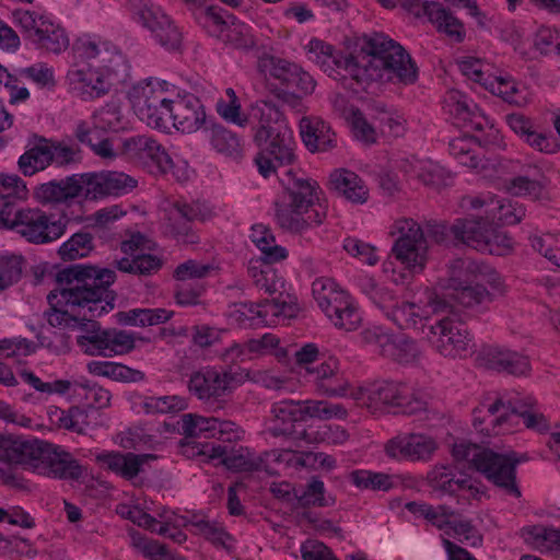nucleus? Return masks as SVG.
<instances>
[{
  "mask_svg": "<svg viewBox=\"0 0 560 560\" xmlns=\"http://www.w3.org/2000/svg\"><path fill=\"white\" fill-rule=\"evenodd\" d=\"M495 223V215H468L458 218L451 225V231L455 240L470 246L477 250L480 242L487 241Z\"/></svg>",
  "mask_w": 560,
  "mask_h": 560,
  "instance_id": "26",
  "label": "nucleus"
},
{
  "mask_svg": "<svg viewBox=\"0 0 560 560\" xmlns=\"http://www.w3.org/2000/svg\"><path fill=\"white\" fill-rule=\"evenodd\" d=\"M349 480L360 489L388 491L393 487L390 476L370 470H353L349 474Z\"/></svg>",
  "mask_w": 560,
  "mask_h": 560,
  "instance_id": "47",
  "label": "nucleus"
},
{
  "mask_svg": "<svg viewBox=\"0 0 560 560\" xmlns=\"http://www.w3.org/2000/svg\"><path fill=\"white\" fill-rule=\"evenodd\" d=\"M301 556L303 560H338L330 548L317 540H306L303 542Z\"/></svg>",
  "mask_w": 560,
  "mask_h": 560,
  "instance_id": "63",
  "label": "nucleus"
},
{
  "mask_svg": "<svg viewBox=\"0 0 560 560\" xmlns=\"http://www.w3.org/2000/svg\"><path fill=\"white\" fill-rule=\"evenodd\" d=\"M43 441L0 434V460L8 464L30 465L34 468Z\"/></svg>",
  "mask_w": 560,
  "mask_h": 560,
  "instance_id": "23",
  "label": "nucleus"
},
{
  "mask_svg": "<svg viewBox=\"0 0 560 560\" xmlns=\"http://www.w3.org/2000/svg\"><path fill=\"white\" fill-rule=\"evenodd\" d=\"M36 33L37 35L34 37L32 43L47 51L60 54L69 46V38L66 35L65 30L60 26H56L44 16H39V30H37Z\"/></svg>",
  "mask_w": 560,
  "mask_h": 560,
  "instance_id": "38",
  "label": "nucleus"
},
{
  "mask_svg": "<svg viewBox=\"0 0 560 560\" xmlns=\"http://www.w3.org/2000/svg\"><path fill=\"white\" fill-rule=\"evenodd\" d=\"M435 450L436 443L431 436L415 433L396 436L385 446L389 457L410 460L427 459Z\"/></svg>",
  "mask_w": 560,
  "mask_h": 560,
  "instance_id": "21",
  "label": "nucleus"
},
{
  "mask_svg": "<svg viewBox=\"0 0 560 560\" xmlns=\"http://www.w3.org/2000/svg\"><path fill=\"white\" fill-rule=\"evenodd\" d=\"M195 527L199 534L203 535L215 546H221L225 549L229 548L226 546V540H231L232 537L223 527L217 526L208 521H196Z\"/></svg>",
  "mask_w": 560,
  "mask_h": 560,
  "instance_id": "59",
  "label": "nucleus"
},
{
  "mask_svg": "<svg viewBox=\"0 0 560 560\" xmlns=\"http://www.w3.org/2000/svg\"><path fill=\"white\" fill-rule=\"evenodd\" d=\"M148 81L147 86L135 85L129 91V98L138 117L148 126L156 129H166L172 119L173 100L155 92Z\"/></svg>",
  "mask_w": 560,
  "mask_h": 560,
  "instance_id": "9",
  "label": "nucleus"
},
{
  "mask_svg": "<svg viewBox=\"0 0 560 560\" xmlns=\"http://www.w3.org/2000/svg\"><path fill=\"white\" fill-rule=\"evenodd\" d=\"M36 143L19 159L18 165L23 175L32 176L51 164L50 139L34 135Z\"/></svg>",
  "mask_w": 560,
  "mask_h": 560,
  "instance_id": "33",
  "label": "nucleus"
},
{
  "mask_svg": "<svg viewBox=\"0 0 560 560\" xmlns=\"http://www.w3.org/2000/svg\"><path fill=\"white\" fill-rule=\"evenodd\" d=\"M427 480L433 490L440 491L444 494L452 495L459 489H468L470 491L475 490V493H472L474 495L479 492L478 489L468 483L469 479L466 475H463L462 478H455L453 469L450 466L434 467L428 472Z\"/></svg>",
  "mask_w": 560,
  "mask_h": 560,
  "instance_id": "35",
  "label": "nucleus"
},
{
  "mask_svg": "<svg viewBox=\"0 0 560 560\" xmlns=\"http://www.w3.org/2000/svg\"><path fill=\"white\" fill-rule=\"evenodd\" d=\"M171 121L182 132L197 131L206 124V113L201 101L194 94L177 96L176 100H173Z\"/></svg>",
  "mask_w": 560,
  "mask_h": 560,
  "instance_id": "22",
  "label": "nucleus"
},
{
  "mask_svg": "<svg viewBox=\"0 0 560 560\" xmlns=\"http://www.w3.org/2000/svg\"><path fill=\"white\" fill-rule=\"evenodd\" d=\"M492 294L479 283H467L451 292L434 294L432 305L434 312L454 313V302L464 307H472L475 305L491 302Z\"/></svg>",
  "mask_w": 560,
  "mask_h": 560,
  "instance_id": "18",
  "label": "nucleus"
},
{
  "mask_svg": "<svg viewBox=\"0 0 560 560\" xmlns=\"http://www.w3.org/2000/svg\"><path fill=\"white\" fill-rule=\"evenodd\" d=\"M405 508L410 513L422 516L439 529H444L448 524V520H440L438 510L430 504L411 501L406 503Z\"/></svg>",
  "mask_w": 560,
  "mask_h": 560,
  "instance_id": "62",
  "label": "nucleus"
},
{
  "mask_svg": "<svg viewBox=\"0 0 560 560\" xmlns=\"http://www.w3.org/2000/svg\"><path fill=\"white\" fill-rule=\"evenodd\" d=\"M49 417L57 419L59 428L75 432L78 434H85L83 425H80L81 417L88 418L85 410L78 406H72L68 410H62L58 407H54L49 411Z\"/></svg>",
  "mask_w": 560,
  "mask_h": 560,
  "instance_id": "49",
  "label": "nucleus"
},
{
  "mask_svg": "<svg viewBox=\"0 0 560 560\" xmlns=\"http://www.w3.org/2000/svg\"><path fill=\"white\" fill-rule=\"evenodd\" d=\"M368 408L376 411L382 407L395 408V413L418 415L427 410L428 402L419 394L411 393L402 383L392 380H377L366 385Z\"/></svg>",
  "mask_w": 560,
  "mask_h": 560,
  "instance_id": "6",
  "label": "nucleus"
},
{
  "mask_svg": "<svg viewBox=\"0 0 560 560\" xmlns=\"http://www.w3.org/2000/svg\"><path fill=\"white\" fill-rule=\"evenodd\" d=\"M81 174H73L60 180H50L36 187L34 196L42 205H69L74 198H84L85 186Z\"/></svg>",
  "mask_w": 560,
  "mask_h": 560,
  "instance_id": "19",
  "label": "nucleus"
},
{
  "mask_svg": "<svg viewBox=\"0 0 560 560\" xmlns=\"http://www.w3.org/2000/svg\"><path fill=\"white\" fill-rule=\"evenodd\" d=\"M524 541L539 551L559 550L560 529L545 525L525 526L521 529Z\"/></svg>",
  "mask_w": 560,
  "mask_h": 560,
  "instance_id": "39",
  "label": "nucleus"
},
{
  "mask_svg": "<svg viewBox=\"0 0 560 560\" xmlns=\"http://www.w3.org/2000/svg\"><path fill=\"white\" fill-rule=\"evenodd\" d=\"M126 144L138 151L139 159L147 164L151 173L165 174L173 167V160L165 149L150 137L132 138Z\"/></svg>",
  "mask_w": 560,
  "mask_h": 560,
  "instance_id": "29",
  "label": "nucleus"
},
{
  "mask_svg": "<svg viewBox=\"0 0 560 560\" xmlns=\"http://www.w3.org/2000/svg\"><path fill=\"white\" fill-rule=\"evenodd\" d=\"M525 141L532 148L548 154L557 152L560 147L557 138L551 132L544 133L532 130L529 133H527Z\"/></svg>",
  "mask_w": 560,
  "mask_h": 560,
  "instance_id": "61",
  "label": "nucleus"
},
{
  "mask_svg": "<svg viewBox=\"0 0 560 560\" xmlns=\"http://www.w3.org/2000/svg\"><path fill=\"white\" fill-rule=\"evenodd\" d=\"M94 236L84 231L74 233L58 248V255L62 261H72L85 258L94 249Z\"/></svg>",
  "mask_w": 560,
  "mask_h": 560,
  "instance_id": "40",
  "label": "nucleus"
},
{
  "mask_svg": "<svg viewBox=\"0 0 560 560\" xmlns=\"http://www.w3.org/2000/svg\"><path fill=\"white\" fill-rule=\"evenodd\" d=\"M142 25L150 30L155 40L167 50H176L182 43V34L171 19L150 0H128Z\"/></svg>",
  "mask_w": 560,
  "mask_h": 560,
  "instance_id": "10",
  "label": "nucleus"
},
{
  "mask_svg": "<svg viewBox=\"0 0 560 560\" xmlns=\"http://www.w3.org/2000/svg\"><path fill=\"white\" fill-rule=\"evenodd\" d=\"M51 163L58 166H65L77 163L81 160L80 149L67 145L65 142L50 140Z\"/></svg>",
  "mask_w": 560,
  "mask_h": 560,
  "instance_id": "54",
  "label": "nucleus"
},
{
  "mask_svg": "<svg viewBox=\"0 0 560 560\" xmlns=\"http://www.w3.org/2000/svg\"><path fill=\"white\" fill-rule=\"evenodd\" d=\"M329 188L353 203H364L368 200V189L361 178L346 168L335 170L329 176Z\"/></svg>",
  "mask_w": 560,
  "mask_h": 560,
  "instance_id": "32",
  "label": "nucleus"
},
{
  "mask_svg": "<svg viewBox=\"0 0 560 560\" xmlns=\"http://www.w3.org/2000/svg\"><path fill=\"white\" fill-rule=\"evenodd\" d=\"M156 458L158 456L154 454L106 452L98 454L96 462L121 478L132 480L143 471L145 464Z\"/></svg>",
  "mask_w": 560,
  "mask_h": 560,
  "instance_id": "24",
  "label": "nucleus"
},
{
  "mask_svg": "<svg viewBox=\"0 0 560 560\" xmlns=\"http://www.w3.org/2000/svg\"><path fill=\"white\" fill-rule=\"evenodd\" d=\"M82 180L85 200H97L108 196H119L137 187V180L121 172L103 171L83 173Z\"/></svg>",
  "mask_w": 560,
  "mask_h": 560,
  "instance_id": "15",
  "label": "nucleus"
},
{
  "mask_svg": "<svg viewBox=\"0 0 560 560\" xmlns=\"http://www.w3.org/2000/svg\"><path fill=\"white\" fill-rule=\"evenodd\" d=\"M373 300L376 305L386 310L387 317L400 329L419 330L422 338H424V329L432 323L433 318L423 316L419 305L406 301L386 305V296H381L380 300L373 296Z\"/></svg>",
  "mask_w": 560,
  "mask_h": 560,
  "instance_id": "25",
  "label": "nucleus"
},
{
  "mask_svg": "<svg viewBox=\"0 0 560 560\" xmlns=\"http://www.w3.org/2000/svg\"><path fill=\"white\" fill-rule=\"evenodd\" d=\"M400 236L396 240L392 253L409 270L417 272L425 262L424 228L412 219H405L398 226Z\"/></svg>",
  "mask_w": 560,
  "mask_h": 560,
  "instance_id": "13",
  "label": "nucleus"
},
{
  "mask_svg": "<svg viewBox=\"0 0 560 560\" xmlns=\"http://www.w3.org/2000/svg\"><path fill=\"white\" fill-rule=\"evenodd\" d=\"M334 287L335 283L330 279H316L312 284L313 295L323 312H329V307L335 303Z\"/></svg>",
  "mask_w": 560,
  "mask_h": 560,
  "instance_id": "58",
  "label": "nucleus"
},
{
  "mask_svg": "<svg viewBox=\"0 0 560 560\" xmlns=\"http://www.w3.org/2000/svg\"><path fill=\"white\" fill-rule=\"evenodd\" d=\"M535 405L536 401L532 397H516L509 402L508 411L502 412L493 421V425L500 427L505 423L514 425L517 424L515 419L522 418L527 429L544 433L549 429L547 419L542 413L534 411Z\"/></svg>",
  "mask_w": 560,
  "mask_h": 560,
  "instance_id": "20",
  "label": "nucleus"
},
{
  "mask_svg": "<svg viewBox=\"0 0 560 560\" xmlns=\"http://www.w3.org/2000/svg\"><path fill=\"white\" fill-rule=\"evenodd\" d=\"M14 22L22 28L24 36L33 42L39 30V16L28 10H15L13 12Z\"/></svg>",
  "mask_w": 560,
  "mask_h": 560,
  "instance_id": "60",
  "label": "nucleus"
},
{
  "mask_svg": "<svg viewBox=\"0 0 560 560\" xmlns=\"http://www.w3.org/2000/svg\"><path fill=\"white\" fill-rule=\"evenodd\" d=\"M250 238L262 253V259L268 269H270L269 265L283 260L288 257L287 249L275 244L276 237L268 226L264 224L254 225L252 228Z\"/></svg>",
  "mask_w": 560,
  "mask_h": 560,
  "instance_id": "37",
  "label": "nucleus"
},
{
  "mask_svg": "<svg viewBox=\"0 0 560 560\" xmlns=\"http://www.w3.org/2000/svg\"><path fill=\"white\" fill-rule=\"evenodd\" d=\"M293 497L294 500L296 501L294 508H322L332 505L335 502L334 499L329 501L328 499L325 498L324 482L317 478H313L301 493L294 490Z\"/></svg>",
  "mask_w": 560,
  "mask_h": 560,
  "instance_id": "42",
  "label": "nucleus"
},
{
  "mask_svg": "<svg viewBox=\"0 0 560 560\" xmlns=\"http://www.w3.org/2000/svg\"><path fill=\"white\" fill-rule=\"evenodd\" d=\"M25 258L18 254L0 255V292L20 281Z\"/></svg>",
  "mask_w": 560,
  "mask_h": 560,
  "instance_id": "43",
  "label": "nucleus"
},
{
  "mask_svg": "<svg viewBox=\"0 0 560 560\" xmlns=\"http://www.w3.org/2000/svg\"><path fill=\"white\" fill-rule=\"evenodd\" d=\"M350 383L339 370L334 376L326 382H320L317 389L328 397H343L347 395Z\"/></svg>",
  "mask_w": 560,
  "mask_h": 560,
  "instance_id": "64",
  "label": "nucleus"
},
{
  "mask_svg": "<svg viewBox=\"0 0 560 560\" xmlns=\"http://www.w3.org/2000/svg\"><path fill=\"white\" fill-rule=\"evenodd\" d=\"M268 456L269 453L265 452L257 457L250 458L241 452L230 451L229 456L222 460V465L232 471L253 472L264 469L268 474H272L267 466H264Z\"/></svg>",
  "mask_w": 560,
  "mask_h": 560,
  "instance_id": "45",
  "label": "nucleus"
},
{
  "mask_svg": "<svg viewBox=\"0 0 560 560\" xmlns=\"http://www.w3.org/2000/svg\"><path fill=\"white\" fill-rule=\"evenodd\" d=\"M232 424L230 421H220L217 418H205L195 413H187L183 416V434L186 438L199 436L202 432H212L217 428L222 430L223 425Z\"/></svg>",
  "mask_w": 560,
  "mask_h": 560,
  "instance_id": "46",
  "label": "nucleus"
},
{
  "mask_svg": "<svg viewBox=\"0 0 560 560\" xmlns=\"http://www.w3.org/2000/svg\"><path fill=\"white\" fill-rule=\"evenodd\" d=\"M67 287L60 289L59 294L57 291H50L47 295L49 310L45 312V316L50 326L52 327H79L81 323L86 319L88 308L66 303V299L62 295L65 290H69L75 287V282L65 283Z\"/></svg>",
  "mask_w": 560,
  "mask_h": 560,
  "instance_id": "17",
  "label": "nucleus"
},
{
  "mask_svg": "<svg viewBox=\"0 0 560 560\" xmlns=\"http://www.w3.org/2000/svg\"><path fill=\"white\" fill-rule=\"evenodd\" d=\"M300 135L312 153L327 152L336 147V133L319 117H303L300 120Z\"/></svg>",
  "mask_w": 560,
  "mask_h": 560,
  "instance_id": "28",
  "label": "nucleus"
},
{
  "mask_svg": "<svg viewBox=\"0 0 560 560\" xmlns=\"http://www.w3.org/2000/svg\"><path fill=\"white\" fill-rule=\"evenodd\" d=\"M18 218L20 221L14 231L32 244L51 243L61 237L67 229V220H52V215L39 209L25 208Z\"/></svg>",
  "mask_w": 560,
  "mask_h": 560,
  "instance_id": "11",
  "label": "nucleus"
},
{
  "mask_svg": "<svg viewBox=\"0 0 560 560\" xmlns=\"http://www.w3.org/2000/svg\"><path fill=\"white\" fill-rule=\"evenodd\" d=\"M546 180L532 179L528 176H515L506 183V189L512 196L525 197L528 196L534 200L544 198V190L546 188Z\"/></svg>",
  "mask_w": 560,
  "mask_h": 560,
  "instance_id": "44",
  "label": "nucleus"
},
{
  "mask_svg": "<svg viewBox=\"0 0 560 560\" xmlns=\"http://www.w3.org/2000/svg\"><path fill=\"white\" fill-rule=\"evenodd\" d=\"M133 545L143 553V556L154 559L163 558L168 548L166 545L158 540L149 539L142 536L139 532L131 534Z\"/></svg>",
  "mask_w": 560,
  "mask_h": 560,
  "instance_id": "56",
  "label": "nucleus"
},
{
  "mask_svg": "<svg viewBox=\"0 0 560 560\" xmlns=\"http://www.w3.org/2000/svg\"><path fill=\"white\" fill-rule=\"evenodd\" d=\"M490 215H495V222L501 224H517L525 215V208L522 205L512 203L511 200L498 205L494 209L487 211Z\"/></svg>",
  "mask_w": 560,
  "mask_h": 560,
  "instance_id": "52",
  "label": "nucleus"
},
{
  "mask_svg": "<svg viewBox=\"0 0 560 560\" xmlns=\"http://www.w3.org/2000/svg\"><path fill=\"white\" fill-rule=\"evenodd\" d=\"M257 69L278 83L271 84V91L278 100L300 113L303 110V97L314 92L316 81L300 66L270 55L258 58Z\"/></svg>",
  "mask_w": 560,
  "mask_h": 560,
  "instance_id": "4",
  "label": "nucleus"
},
{
  "mask_svg": "<svg viewBox=\"0 0 560 560\" xmlns=\"http://www.w3.org/2000/svg\"><path fill=\"white\" fill-rule=\"evenodd\" d=\"M27 194L26 184L21 177L0 173V199L24 200Z\"/></svg>",
  "mask_w": 560,
  "mask_h": 560,
  "instance_id": "51",
  "label": "nucleus"
},
{
  "mask_svg": "<svg viewBox=\"0 0 560 560\" xmlns=\"http://www.w3.org/2000/svg\"><path fill=\"white\" fill-rule=\"evenodd\" d=\"M446 527H450L455 535L463 536V538H459V541L463 544L467 542L472 547H477L482 542V536L478 533L469 520L458 522L448 520Z\"/></svg>",
  "mask_w": 560,
  "mask_h": 560,
  "instance_id": "57",
  "label": "nucleus"
},
{
  "mask_svg": "<svg viewBox=\"0 0 560 560\" xmlns=\"http://www.w3.org/2000/svg\"><path fill=\"white\" fill-rule=\"evenodd\" d=\"M365 342L375 345L380 353L398 363H410L419 357L417 343L406 335H390L380 329L365 330L363 332Z\"/></svg>",
  "mask_w": 560,
  "mask_h": 560,
  "instance_id": "16",
  "label": "nucleus"
},
{
  "mask_svg": "<svg viewBox=\"0 0 560 560\" xmlns=\"http://www.w3.org/2000/svg\"><path fill=\"white\" fill-rule=\"evenodd\" d=\"M186 406V401L178 396L150 397L143 402L147 413L177 412Z\"/></svg>",
  "mask_w": 560,
  "mask_h": 560,
  "instance_id": "50",
  "label": "nucleus"
},
{
  "mask_svg": "<svg viewBox=\"0 0 560 560\" xmlns=\"http://www.w3.org/2000/svg\"><path fill=\"white\" fill-rule=\"evenodd\" d=\"M331 62L348 70L358 83L393 82L413 84L418 68L406 49L383 33L363 35L346 56L334 51Z\"/></svg>",
  "mask_w": 560,
  "mask_h": 560,
  "instance_id": "2",
  "label": "nucleus"
},
{
  "mask_svg": "<svg viewBox=\"0 0 560 560\" xmlns=\"http://www.w3.org/2000/svg\"><path fill=\"white\" fill-rule=\"evenodd\" d=\"M284 192L281 199L275 201L276 221L278 225L291 233H302L310 225V222L320 224L326 215L325 210L320 213L314 210L307 218L304 213L308 212L315 201L322 208L317 190L318 183L312 178H300L290 170L281 179Z\"/></svg>",
  "mask_w": 560,
  "mask_h": 560,
  "instance_id": "3",
  "label": "nucleus"
},
{
  "mask_svg": "<svg viewBox=\"0 0 560 560\" xmlns=\"http://www.w3.org/2000/svg\"><path fill=\"white\" fill-rule=\"evenodd\" d=\"M275 420L279 425L271 429L273 436L288 435L296 440L310 441L305 429L298 430L296 422H302L301 400L285 399L275 402L271 408Z\"/></svg>",
  "mask_w": 560,
  "mask_h": 560,
  "instance_id": "27",
  "label": "nucleus"
},
{
  "mask_svg": "<svg viewBox=\"0 0 560 560\" xmlns=\"http://www.w3.org/2000/svg\"><path fill=\"white\" fill-rule=\"evenodd\" d=\"M423 339L444 357H463L475 348L472 337L464 325L450 316L433 318L424 329Z\"/></svg>",
  "mask_w": 560,
  "mask_h": 560,
  "instance_id": "7",
  "label": "nucleus"
},
{
  "mask_svg": "<svg viewBox=\"0 0 560 560\" xmlns=\"http://www.w3.org/2000/svg\"><path fill=\"white\" fill-rule=\"evenodd\" d=\"M231 381L233 376L228 372L222 375L213 370L195 372L190 376L188 388L199 399L219 398L225 394Z\"/></svg>",
  "mask_w": 560,
  "mask_h": 560,
  "instance_id": "30",
  "label": "nucleus"
},
{
  "mask_svg": "<svg viewBox=\"0 0 560 560\" xmlns=\"http://www.w3.org/2000/svg\"><path fill=\"white\" fill-rule=\"evenodd\" d=\"M117 276L115 270L90 264L70 265L56 275L58 283L75 282L62 292L66 303L88 308L86 319L77 337L81 351L88 355L112 358L131 352L136 348L135 335L117 328H102L96 317L115 307L117 293L110 289Z\"/></svg>",
  "mask_w": 560,
  "mask_h": 560,
  "instance_id": "1",
  "label": "nucleus"
},
{
  "mask_svg": "<svg viewBox=\"0 0 560 560\" xmlns=\"http://www.w3.org/2000/svg\"><path fill=\"white\" fill-rule=\"evenodd\" d=\"M518 459L515 453L499 454L489 448H482L471 457L474 468L482 472L488 480L503 489L508 494L521 497L516 483V465Z\"/></svg>",
  "mask_w": 560,
  "mask_h": 560,
  "instance_id": "8",
  "label": "nucleus"
},
{
  "mask_svg": "<svg viewBox=\"0 0 560 560\" xmlns=\"http://www.w3.org/2000/svg\"><path fill=\"white\" fill-rule=\"evenodd\" d=\"M343 248L354 257L361 258L362 261L370 266L377 262V256L375 255V247L362 242L359 238L348 237L343 242Z\"/></svg>",
  "mask_w": 560,
  "mask_h": 560,
  "instance_id": "55",
  "label": "nucleus"
},
{
  "mask_svg": "<svg viewBox=\"0 0 560 560\" xmlns=\"http://www.w3.org/2000/svg\"><path fill=\"white\" fill-rule=\"evenodd\" d=\"M487 241L480 242L477 245V250L490 255L504 256L512 249L511 237L499 229V223L495 222Z\"/></svg>",
  "mask_w": 560,
  "mask_h": 560,
  "instance_id": "48",
  "label": "nucleus"
},
{
  "mask_svg": "<svg viewBox=\"0 0 560 560\" xmlns=\"http://www.w3.org/2000/svg\"><path fill=\"white\" fill-rule=\"evenodd\" d=\"M385 8H394L398 2L416 16L425 15L436 26V30L453 38L456 43L465 39V28L460 20L439 2H423L419 0H378Z\"/></svg>",
  "mask_w": 560,
  "mask_h": 560,
  "instance_id": "12",
  "label": "nucleus"
},
{
  "mask_svg": "<svg viewBox=\"0 0 560 560\" xmlns=\"http://www.w3.org/2000/svg\"><path fill=\"white\" fill-rule=\"evenodd\" d=\"M34 470L48 477L71 480L80 479L83 474L82 466L70 453L46 441H43Z\"/></svg>",
  "mask_w": 560,
  "mask_h": 560,
  "instance_id": "14",
  "label": "nucleus"
},
{
  "mask_svg": "<svg viewBox=\"0 0 560 560\" xmlns=\"http://www.w3.org/2000/svg\"><path fill=\"white\" fill-rule=\"evenodd\" d=\"M254 141L259 148L255 163L265 178L275 173L278 166L290 165L295 160L293 132L283 121L260 120Z\"/></svg>",
  "mask_w": 560,
  "mask_h": 560,
  "instance_id": "5",
  "label": "nucleus"
},
{
  "mask_svg": "<svg viewBox=\"0 0 560 560\" xmlns=\"http://www.w3.org/2000/svg\"><path fill=\"white\" fill-rule=\"evenodd\" d=\"M190 10H194L196 21L212 36L219 37L228 24L222 15V9L217 5H207L206 0H184Z\"/></svg>",
  "mask_w": 560,
  "mask_h": 560,
  "instance_id": "36",
  "label": "nucleus"
},
{
  "mask_svg": "<svg viewBox=\"0 0 560 560\" xmlns=\"http://www.w3.org/2000/svg\"><path fill=\"white\" fill-rule=\"evenodd\" d=\"M447 268V278L444 280L446 284L443 288L445 292H451L467 283H474L477 276L483 273L486 266L470 258H455Z\"/></svg>",
  "mask_w": 560,
  "mask_h": 560,
  "instance_id": "34",
  "label": "nucleus"
},
{
  "mask_svg": "<svg viewBox=\"0 0 560 560\" xmlns=\"http://www.w3.org/2000/svg\"><path fill=\"white\" fill-rule=\"evenodd\" d=\"M210 142L218 153L234 160L242 158V145L238 137L221 125H212Z\"/></svg>",
  "mask_w": 560,
  "mask_h": 560,
  "instance_id": "41",
  "label": "nucleus"
},
{
  "mask_svg": "<svg viewBox=\"0 0 560 560\" xmlns=\"http://www.w3.org/2000/svg\"><path fill=\"white\" fill-rule=\"evenodd\" d=\"M351 115V125L354 130V135L358 139L365 143L376 142V132L373 126L365 119L362 112L354 106H350L348 109Z\"/></svg>",
  "mask_w": 560,
  "mask_h": 560,
  "instance_id": "53",
  "label": "nucleus"
},
{
  "mask_svg": "<svg viewBox=\"0 0 560 560\" xmlns=\"http://www.w3.org/2000/svg\"><path fill=\"white\" fill-rule=\"evenodd\" d=\"M483 360L488 369L512 375H523L529 370L527 357L508 349H488L483 353Z\"/></svg>",
  "mask_w": 560,
  "mask_h": 560,
  "instance_id": "31",
  "label": "nucleus"
}]
</instances>
